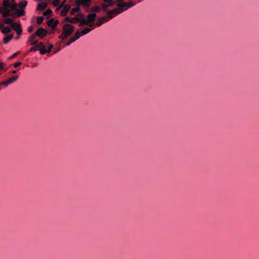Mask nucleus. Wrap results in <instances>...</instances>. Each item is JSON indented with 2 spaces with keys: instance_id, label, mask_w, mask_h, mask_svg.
Instances as JSON below:
<instances>
[{
  "instance_id": "nucleus-47",
  "label": "nucleus",
  "mask_w": 259,
  "mask_h": 259,
  "mask_svg": "<svg viewBox=\"0 0 259 259\" xmlns=\"http://www.w3.org/2000/svg\"><path fill=\"white\" fill-rule=\"evenodd\" d=\"M70 1L71 2V1H72V0H70Z\"/></svg>"
},
{
  "instance_id": "nucleus-46",
  "label": "nucleus",
  "mask_w": 259,
  "mask_h": 259,
  "mask_svg": "<svg viewBox=\"0 0 259 259\" xmlns=\"http://www.w3.org/2000/svg\"><path fill=\"white\" fill-rule=\"evenodd\" d=\"M122 0H119V1H118V3H120V2H122Z\"/></svg>"
},
{
  "instance_id": "nucleus-19",
  "label": "nucleus",
  "mask_w": 259,
  "mask_h": 259,
  "mask_svg": "<svg viewBox=\"0 0 259 259\" xmlns=\"http://www.w3.org/2000/svg\"><path fill=\"white\" fill-rule=\"evenodd\" d=\"M3 22L5 24H10L11 25L12 23H13V19L10 18L5 19V20H4Z\"/></svg>"
},
{
  "instance_id": "nucleus-30",
  "label": "nucleus",
  "mask_w": 259,
  "mask_h": 259,
  "mask_svg": "<svg viewBox=\"0 0 259 259\" xmlns=\"http://www.w3.org/2000/svg\"><path fill=\"white\" fill-rule=\"evenodd\" d=\"M34 46H35L31 47L30 49V50H29L30 52L35 51L38 50V46H36V45H34Z\"/></svg>"
},
{
  "instance_id": "nucleus-43",
  "label": "nucleus",
  "mask_w": 259,
  "mask_h": 259,
  "mask_svg": "<svg viewBox=\"0 0 259 259\" xmlns=\"http://www.w3.org/2000/svg\"><path fill=\"white\" fill-rule=\"evenodd\" d=\"M59 51H60V49H56V50L55 51L54 53H56L58 52Z\"/></svg>"
},
{
  "instance_id": "nucleus-29",
  "label": "nucleus",
  "mask_w": 259,
  "mask_h": 259,
  "mask_svg": "<svg viewBox=\"0 0 259 259\" xmlns=\"http://www.w3.org/2000/svg\"><path fill=\"white\" fill-rule=\"evenodd\" d=\"M16 6L17 5L16 4H13L12 5L10 4V7H9V8H10L11 11H13L16 9Z\"/></svg>"
},
{
  "instance_id": "nucleus-6",
  "label": "nucleus",
  "mask_w": 259,
  "mask_h": 259,
  "mask_svg": "<svg viewBox=\"0 0 259 259\" xmlns=\"http://www.w3.org/2000/svg\"><path fill=\"white\" fill-rule=\"evenodd\" d=\"M48 31L42 27H40L34 33L35 36L39 38L44 37L47 34Z\"/></svg>"
},
{
  "instance_id": "nucleus-23",
  "label": "nucleus",
  "mask_w": 259,
  "mask_h": 259,
  "mask_svg": "<svg viewBox=\"0 0 259 259\" xmlns=\"http://www.w3.org/2000/svg\"><path fill=\"white\" fill-rule=\"evenodd\" d=\"M100 8L99 6H95L92 9V11L95 13H99L100 11Z\"/></svg>"
},
{
  "instance_id": "nucleus-15",
  "label": "nucleus",
  "mask_w": 259,
  "mask_h": 259,
  "mask_svg": "<svg viewBox=\"0 0 259 259\" xmlns=\"http://www.w3.org/2000/svg\"><path fill=\"white\" fill-rule=\"evenodd\" d=\"M92 29L90 28H86L84 29L80 32L81 35H84L88 34L92 30Z\"/></svg>"
},
{
  "instance_id": "nucleus-45",
  "label": "nucleus",
  "mask_w": 259,
  "mask_h": 259,
  "mask_svg": "<svg viewBox=\"0 0 259 259\" xmlns=\"http://www.w3.org/2000/svg\"><path fill=\"white\" fill-rule=\"evenodd\" d=\"M19 38H20V37H19V36H16V37H15V39L17 40V39H19Z\"/></svg>"
},
{
  "instance_id": "nucleus-38",
  "label": "nucleus",
  "mask_w": 259,
  "mask_h": 259,
  "mask_svg": "<svg viewBox=\"0 0 259 259\" xmlns=\"http://www.w3.org/2000/svg\"><path fill=\"white\" fill-rule=\"evenodd\" d=\"M105 3H114L113 0H103Z\"/></svg>"
},
{
  "instance_id": "nucleus-26",
  "label": "nucleus",
  "mask_w": 259,
  "mask_h": 259,
  "mask_svg": "<svg viewBox=\"0 0 259 259\" xmlns=\"http://www.w3.org/2000/svg\"><path fill=\"white\" fill-rule=\"evenodd\" d=\"M60 0H54L53 1V5L54 7H57L60 4Z\"/></svg>"
},
{
  "instance_id": "nucleus-9",
  "label": "nucleus",
  "mask_w": 259,
  "mask_h": 259,
  "mask_svg": "<svg viewBox=\"0 0 259 259\" xmlns=\"http://www.w3.org/2000/svg\"><path fill=\"white\" fill-rule=\"evenodd\" d=\"M1 12L4 18H7L11 15L10 10L9 9H2Z\"/></svg>"
},
{
  "instance_id": "nucleus-28",
  "label": "nucleus",
  "mask_w": 259,
  "mask_h": 259,
  "mask_svg": "<svg viewBox=\"0 0 259 259\" xmlns=\"http://www.w3.org/2000/svg\"><path fill=\"white\" fill-rule=\"evenodd\" d=\"M36 46H38V50L40 48L44 47L45 46L42 42H38L37 44L36 45Z\"/></svg>"
},
{
  "instance_id": "nucleus-40",
  "label": "nucleus",
  "mask_w": 259,
  "mask_h": 259,
  "mask_svg": "<svg viewBox=\"0 0 259 259\" xmlns=\"http://www.w3.org/2000/svg\"><path fill=\"white\" fill-rule=\"evenodd\" d=\"M18 72V70H13L9 73V74H15Z\"/></svg>"
},
{
  "instance_id": "nucleus-8",
  "label": "nucleus",
  "mask_w": 259,
  "mask_h": 259,
  "mask_svg": "<svg viewBox=\"0 0 259 259\" xmlns=\"http://www.w3.org/2000/svg\"><path fill=\"white\" fill-rule=\"evenodd\" d=\"M58 23H59V21L58 20L54 21V19H52L48 22V25L49 26L52 27V29H55L57 27Z\"/></svg>"
},
{
  "instance_id": "nucleus-2",
  "label": "nucleus",
  "mask_w": 259,
  "mask_h": 259,
  "mask_svg": "<svg viewBox=\"0 0 259 259\" xmlns=\"http://www.w3.org/2000/svg\"><path fill=\"white\" fill-rule=\"evenodd\" d=\"M78 16L81 17V24H79V26L87 25L92 27L93 26V23L95 20L96 17V14L95 13L89 14L87 16V20H86L84 16L81 13H79Z\"/></svg>"
},
{
  "instance_id": "nucleus-22",
  "label": "nucleus",
  "mask_w": 259,
  "mask_h": 259,
  "mask_svg": "<svg viewBox=\"0 0 259 259\" xmlns=\"http://www.w3.org/2000/svg\"><path fill=\"white\" fill-rule=\"evenodd\" d=\"M65 33V31H62V34L59 36V38L62 39H66L68 36Z\"/></svg>"
},
{
  "instance_id": "nucleus-33",
  "label": "nucleus",
  "mask_w": 259,
  "mask_h": 259,
  "mask_svg": "<svg viewBox=\"0 0 259 259\" xmlns=\"http://www.w3.org/2000/svg\"><path fill=\"white\" fill-rule=\"evenodd\" d=\"M21 64H22L21 62H17L13 64V66L14 67L16 68V67H19Z\"/></svg>"
},
{
  "instance_id": "nucleus-37",
  "label": "nucleus",
  "mask_w": 259,
  "mask_h": 259,
  "mask_svg": "<svg viewBox=\"0 0 259 259\" xmlns=\"http://www.w3.org/2000/svg\"><path fill=\"white\" fill-rule=\"evenodd\" d=\"M73 42H74V41L72 40V39L71 38L69 41L66 44V46H69Z\"/></svg>"
},
{
  "instance_id": "nucleus-13",
  "label": "nucleus",
  "mask_w": 259,
  "mask_h": 259,
  "mask_svg": "<svg viewBox=\"0 0 259 259\" xmlns=\"http://www.w3.org/2000/svg\"><path fill=\"white\" fill-rule=\"evenodd\" d=\"M107 4H103L102 5V9L104 11H106L108 8L111 7L113 5L114 3H107Z\"/></svg>"
},
{
  "instance_id": "nucleus-24",
  "label": "nucleus",
  "mask_w": 259,
  "mask_h": 259,
  "mask_svg": "<svg viewBox=\"0 0 259 259\" xmlns=\"http://www.w3.org/2000/svg\"><path fill=\"white\" fill-rule=\"evenodd\" d=\"M52 11L50 9H48L47 11L43 13V15L45 16H50Z\"/></svg>"
},
{
  "instance_id": "nucleus-21",
  "label": "nucleus",
  "mask_w": 259,
  "mask_h": 259,
  "mask_svg": "<svg viewBox=\"0 0 259 259\" xmlns=\"http://www.w3.org/2000/svg\"><path fill=\"white\" fill-rule=\"evenodd\" d=\"M44 19V18L42 16H39L36 18L37 23L39 25L41 24Z\"/></svg>"
},
{
  "instance_id": "nucleus-17",
  "label": "nucleus",
  "mask_w": 259,
  "mask_h": 259,
  "mask_svg": "<svg viewBox=\"0 0 259 259\" xmlns=\"http://www.w3.org/2000/svg\"><path fill=\"white\" fill-rule=\"evenodd\" d=\"M3 5L4 9H8L10 7V3L9 0H5L3 2Z\"/></svg>"
},
{
  "instance_id": "nucleus-12",
  "label": "nucleus",
  "mask_w": 259,
  "mask_h": 259,
  "mask_svg": "<svg viewBox=\"0 0 259 259\" xmlns=\"http://www.w3.org/2000/svg\"><path fill=\"white\" fill-rule=\"evenodd\" d=\"M13 37V35H9L4 37L3 42L4 44H8Z\"/></svg>"
},
{
  "instance_id": "nucleus-4",
  "label": "nucleus",
  "mask_w": 259,
  "mask_h": 259,
  "mask_svg": "<svg viewBox=\"0 0 259 259\" xmlns=\"http://www.w3.org/2000/svg\"><path fill=\"white\" fill-rule=\"evenodd\" d=\"M65 2V1H64L63 3H62L60 5V7L59 8V9H60L63 7V9H62V10L61 11V15L62 16H66L71 8L70 5L69 4L64 5Z\"/></svg>"
},
{
  "instance_id": "nucleus-7",
  "label": "nucleus",
  "mask_w": 259,
  "mask_h": 259,
  "mask_svg": "<svg viewBox=\"0 0 259 259\" xmlns=\"http://www.w3.org/2000/svg\"><path fill=\"white\" fill-rule=\"evenodd\" d=\"M65 21L69 22L71 23H76L79 22V24H81V20L78 17H75L73 18H69L68 17H66L65 19Z\"/></svg>"
},
{
  "instance_id": "nucleus-5",
  "label": "nucleus",
  "mask_w": 259,
  "mask_h": 259,
  "mask_svg": "<svg viewBox=\"0 0 259 259\" xmlns=\"http://www.w3.org/2000/svg\"><path fill=\"white\" fill-rule=\"evenodd\" d=\"M11 27L16 31L18 35H20L22 33V29L20 23H12Z\"/></svg>"
},
{
  "instance_id": "nucleus-16",
  "label": "nucleus",
  "mask_w": 259,
  "mask_h": 259,
  "mask_svg": "<svg viewBox=\"0 0 259 259\" xmlns=\"http://www.w3.org/2000/svg\"><path fill=\"white\" fill-rule=\"evenodd\" d=\"M11 31V28L9 26H7L3 28V29L2 30V32L4 34H7L10 32Z\"/></svg>"
},
{
  "instance_id": "nucleus-18",
  "label": "nucleus",
  "mask_w": 259,
  "mask_h": 259,
  "mask_svg": "<svg viewBox=\"0 0 259 259\" xmlns=\"http://www.w3.org/2000/svg\"><path fill=\"white\" fill-rule=\"evenodd\" d=\"M27 4V2L26 1H22L19 3V7L21 9L24 8Z\"/></svg>"
},
{
  "instance_id": "nucleus-44",
  "label": "nucleus",
  "mask_w": 259,
  "mask_h": 259,
  "mask_svg": "<svg viewBox=\"0 0 259 259\" xmlns=\"http://www.w3.org/2000/svg\"><path fill=\"white\" fill-rule=\"evenodd\" d=\"M79 15V14H77V15L76 16V17H78V18H79L80 19H81V16H78Z\"/></svg>"
},
{
  "instance_id": "nucleus-3",
  "label": "nucleus",
  "mask_w": 259,
  "mask_h": 259,
  "mask_svg": "<svg viewBox=\"0 0 259 259\" xmlns=\"http://www.w3.org/2000/svg\"><path fill=\"white\" fill-rule=\"evenodd\" d=\"M74 26L69 24H65L63 27V32H66L65 33L68 35H71L74 31Z\"/></svg>"
},
{
  "instance_id": "nucleus-1",
  "label": "nucleus",
  "mask_w": 259,
  "mask_h": 259,
  "mask_svg": "<svg viewBox=\"0 0 259 259\" xmlns=\"http://www.w3.org/2000/svg\"><path fill=\"white\" fill-rule=\"evenodd\" d=\"M135 4H134L132 2H130L128 3H126L125 2H120L119 3H117V8L114 9L111 11H108L107 13V16H105L103 17H100V18L102 21H103L104 23L105 22H108L118 14H121L124 11L127 10L128 8H132L135 5Z\"/></svg>"
},
{
  "instance_id": "nucleus-27",
  "label": "nucleus",
  "mask_w": 259,
  "mask_h": 259,
  "mask_svg": "<svg viewBox=\"0 0 259 259\" xmlns=\"http://www.w3.org/2000/svg\"><path fill=\"white\" fill-rule=\"evenodd\" d=\"M1 85H4L5 87H8L9 85V83L8 81V80H6L4 81H2L0 82Z\"/></svg>"
},
{
  "instance_id": "nucleus-39",
  "label": "nucleus",
  "mask_w": 259,
  "mask_h": 259,
  "mask_svg": "<svg viewBox=\"0 0 259 259\" xmlns=\"http://www.w3.org/2000/svg\"><path fill=\"white\" fill-rule=\"evenodd\" d=\"M4 64L3 63H0V70L4 69Z\"/></svg>"
},
{
  "instance_id": "nucleus-14",
  "label": "nucleus",
  "mask_w": 259,
  "mask_h": 259,
  "mask_svg": "<svg viewBox=\"0 0 259 259\" xmlns=\"http://www.w3.org/2000/svg\"><path fill=\"white\" fill-rule=\"evenodd\" d=\"M18 78V76L17 75H15L14 76H12V77L10 78L9 79H8V81L10 84H11L16 81Z\"/></svg>"
},
{
  "instance_id": "nucleus-20",
  "label": "nucleus",
  "mask_w": 259,
  "mask_h": 259,
  "mask_svg": "<svg viewBox=\"0 0 259 259\" xmlns=\"http://www.w3.org/2000/svg\"><path fill=\"white\" fill-rule=\"evenodd\" d=\"M39 53L41 55H44V54L48 53L47 49H46L45 46L40 48V49H39Z\"/></svg>"
},
{
  "instance_id": "nucleus-25",
  "label": "nucleus",
  "mask_w": 259,
  "mask_h": 259,
  "mask_svg": "<svg viewBox=\"0 0 259 259\" xmlns=\"http://www.w3.org/2000/svg\"><path fill=\"white\" fill-rule=\"evenodd\" d=\"M104 23L103 21H102L100 18L98 19L97 22L96 23V26L97 27H99L102 25Z\"/></svg>"
},
{
  "instance_id": "nucleus-36",
  "label": "nucleus",
  "mask_w": 259,
  "mask_h": 259,
  "mask_svg": "<svg viewBox=\"0 0 259 259\" xmlns=\"http://www.w3.org/2000/svg\"><path fill=\"white\" fill-rule=\"evenodd\" d=\"M53 48V46L51 44H50L48 46V49H47L48 53H50L51 49Z\"/></svg>"
},
{
  "instance_id": "nucleus-31",
  "label": "nucleus",
  "mask_w": 259,
  "mask_h": 259,
  "mask_svg": "<svg viewBox=\"0 0 259 259\" xmlns=\"http://www.w3.org/2000/svg\"><path fill=\"white\" fill-rule=\"evenodd\" d=\"M17 13L18 16H21L24 15L25 12L23 11H18Z\"/></svg>"
},
{
  "instance_id": "nucleus-11",
  "label": "nucleus",
  "mask_w": 259,
  "mask_h": 259,
  "mask_svg": "<svg viewBox=\"0 0 259 259\" xmlns=\"http://www.w3.org/2000/svg\"><path fill=\"white\" fill-rule=\"evenodd\" d=\"M47 7V4L45 3H40L37 5V9L40 11H42Z\"/></svg>"
},
{
  "instance_id": "nucleus-34",
  "label": "nucleus",
  "mask_w": 259,
  "mask_h": 259,
  "mask_svg": "<svg viewBox=\"0 0 259 259\" xmlns=\"http://www.w3.org/2000/svg\"><path fill=\"white\" fill-rule=\"evenodd\" d=\"M33 29H34V27H33V26L32 25L30 26L28 28V32L29 33H31L33 31Z\"/></svg>"
},
{
  "instance_id": "nucleus-10",
  "label": "nucleus",
  "mask_w": 259,
  "mask_h": 259,
  "mask_svg": "<svg viewBox=\"0 0 259 259\" xmlns=\"http://www.w3.org/2000/svg\"><path fill=\"white\" fill-rule=\"evenodd\" d=\"M35 34H32L29 38V40H28V41H31L30 42V45H32V46H34V45H36V44H37L38 43V40H34L35 38Z\"/></svg>"
},
{
  "instance_id": "nucleus-32",
  "label": "nucleus",
  "mask_w": 259,
  "mask_h": 259,
  "mask_svg": "<svg viewBox=\"0 0 259 259\" xmlns=\"http://www.w3.org/2000/svg\"><path fill=\"white\" fill-rule=\"evenodd\" d=\"M81 36V34H80V32H79L78 31H77L75 34V35L74 36L75 37V38L78 39Z\"/></svg>"
},
{
  "instance_id": "nucleus-41",
  "label": "nucleus",
  "mask_w": 259,
  "mask_h": 259,
  "mask_svg": "<svg viewBox=\"0 0 259 259\" xmlns=\"http://www.w3.org/2000/svg\"><path fill=\"white\" fill-rule=\"evenodd\" d=\"M71 39H72V40L74 41V42L77 40V39L75 38V37L74 36L73 37H71Z\"/></svg>"
},
{
  "instance_id": "nucleus-35",
  "label": "nucleus",
  "mask_w": 259,
  "mask_h": 259,
  "mask_svg": "<svg viewBox=\"0 0 259 259\" xmlns=\"http://www.w3.org/2000/svg\"><path fill=\"white\" fill-rule=\"evenodd\" d=\"M20 54V52L19 51H18L16 53H15L14 54H13L11 57H10V58H15L16 57L18 54Z\"/></svg>"
},
{
  "instance_id": "nucleus-42",
  "label": "nucleus",
  "mask_w": 259,
  "mask_h": 259,
  "mask_svg": "<svg viewBox=\"0 0 259 259\" xmlns=\"http://www.w3.org/2000/svg\"><path fill=\"white\" fill-rule=\"evenodd\" d=\"M4 24L3 23H0V29L2 28H4Z\"/></svg>"
}]
</instances>
